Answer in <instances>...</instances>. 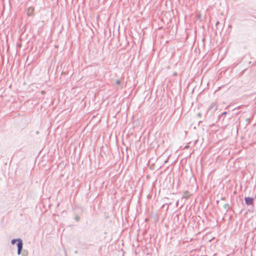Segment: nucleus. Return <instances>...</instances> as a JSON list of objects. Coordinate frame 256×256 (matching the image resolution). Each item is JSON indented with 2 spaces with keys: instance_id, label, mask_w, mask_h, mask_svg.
I'll list each match as a JSON object with an SVG mask.
<instances>
[{
  "instance_id": "f257e3e1",
  "label": "nucleus",
  "mask_w": 256,
  "mask_h": 256,
  "mask_svg": "<svg viewBox=\"0 0 256 256\" xmlns=\"http://www.w3.org/2000/svg\"><path fill=\"white\" fill-rule=\"evenodd\" d=\"M16 242H18L16 244V246L18 248V254L20 255L21 254L22 246H23V242L22 239L18 238L16 239H12L11 240V244H14Z\"/></svg>"
},
{
  "instance_id": "f03ea898",
  "label": "nucleus",
  "mask_w": 256,
  "mask_h": 256,
  "mask_svg": "<svg viewBox=\"0 0 256 256\" xmlns=\"http://www.w3.org/2000/svg\"><path fill=\"white\" fill-rule=\"evenodd\" d=\"M254 198L252 197H245L244 200L246 205L250 206L254 204Z\"/></svg>"
},
{
  "instance_id": "7ed1b4c3",
  "label": "nucleus",
  "mask_w": 256,
  "mask_h": 256,
  "mask_svg": "<svg viewBox=\"0 0 256 256\" xmlns=\"http://www.w3.org/2000/svg\"><path fill=\"white\" fill-rule=\"evenodd\" d=\"M218 108V106L216 102H212L208 108V110L216 111Z\"/></svg>"
},
{
  "instance_id": "20e7f679",
  "label": "nucleus",
  "mask_w": 256,
  "mask_h": 256,
  "mask_svg": "<svg viewBox=\"0 0 256 256\" xmlns=\"http://www.w3.org/2000/svg\"><path fill=\"white\" fill-rule=\"evenodd\" d=\"M26 12L28 16H32L33 15L34 8L32 7H30L26 10Z\"/></svg>"
},
{
  "instance_id": "39448f33",
  "label": "nucleus",
  "mask_w": 256,
  "mask_h": 256,
  "mask_svg": "<svg viewBox=\"0 0 256 256\" xmlns=\"http://www.w3.org/2000/svg\"><path fill=\"white\" fill-rule=\"evenodd\" d=\"M224 208L226 210V212H228V208H229V204H224ZM226 214V213H225V214Z\"/></svg>"
},
{
  "instance_id": "423d86ee",
  "label": "nucleus",
  "mask_w": 256,
  "mask_h": 256,
  "mask_svg": "<svg viewBox=\"0 0 256 256\" xmlns=\"http://www.w3.org/2000/svg\"><path fill=\"white\" fill-rule=\"evenodd\" d=\"M227 114V112H224L218 116V118H220L222 116L226 115Z\"/></svg>"
},
{
  "instance_id": "0eeeda50",
  "label": "nucleus",
  "mask_w": 256,
  "mask_h": 256,
  "mask_svg": "<svg viewBox=\"0 0 256 256\" xmlns=\"http://www.w3.org/2000/svg\"><path fill=\"white\" fill-rule=\"evenodd\" d=\"M116 83L118 85H120L121 83V82L120 80H116Z\"/></svg>"
},
{
  "instance_id": "6e6552de",
  "label": "nucleus",
  "mask_w": 256,
  "mask_h": 256,
  "mask_svg": "<svg viewBox=\"0 0 256 256\" xmlns=\"http://www.w3.org/2000/svg\"><path fill=\"white\" fill-rule=\"evenodd\" d=\"M74 219L76 222H78L80 220V218L78 216H76Z\"/></svg>"
},
{
  "instance_id": "1a4fd4ad",
  "label": "nucleus",
  "mask_w": 256,
  "mask_h": 256,
  "mask_svg": "<svg viewBox=\"0 0 256 256\" xmlns=\"http://www.w3.org/2000/svg\"><path fill=\"white\" fill-rule=\"evenodd\" d=\"M202 114L201 113L199 112L197 114V116L198 117V118H200L202 116Z\"/></svg>"
},
{
  "instance_id": "9d476101",
  "label": "nucleus",
  "mask_w": 256,
  "mask_h": 256,
  "mask_svg": "<svg viewBox=\"0 0 256 256\" xmlns=\"http://www.w3.org/2000/svg\"><path fill=\"white\" fill-rule=\"evenodd\" d=\"M45 92H45L44 91V90H42V91L41 92V93H42V94H45Z\"/></svg>"
},
{
  "instance_id": "9b49d317",
  "label": "nucleus",
  "mask_w": 256,
  "mask_h": 256,
  "mask_svg": "<svg viewBox=\"0 0 256 256\" xmlns=\"http://www.w3.org/2000/svg\"><path fill=\"white\" fill-rule=\"evenodd\" d=\"M189 148V146H185L184 148L187 149V148Z\"/></svg>"
},
{
  "instance_id": "f8f14e48",
  "label": "nucleus",
  "mask_w": 256,
  "mask_h": 256,
  "mask_svg": "<svg viewBox=\"0 0 256 256\" xmlns=\"http://www.w3.org/2000/svg\"><path fill=\"white\" fill-rule=\"evenodd\" d=\"M174 75L175 76H176L177 75V73L176 72L174 73Z\"/></svg>"
},
{
  "instance_id": "ddd939ff",
  "label": "nucleus",
  "mask_w": 256,
  "mask_h": 256,
  "mask_svg": "<svg viewBox=\"0 0 256 256\" xmlns=\"http://www.w3.org/2000/svg\"><path fill=\"white\" fill-rule=\"evenodd\" d=\"M178 200L176 202V205L178 206Z\"/></svg>"
},
{
  "instance_id": "4468645a",
  "label": "nucleus",
  "mask_w": 256,
  "mask_h": 256,
  "mask_svg": "<svg viewBox=\"0 0 256 256\" xmlns=\"http://www.w3.org/2000/svg\"><path fill=\"white\" fill-rule=\"evenodd\" d=\"M219 24H220V22H218L216 23V26H218Z\"/></svg>"
},
{
  "instance_id": "2eb2a0df",
  "label": "nucleus",
  "mask_w": 256,
  "mask_h": 256,
  "mask_svg": "<svg viewBox=\"0 0 256 256\" xmlns=\"http://www.w3.org/2000/svg\"><path fill=\"white\" fill-rule=\"evenodd\" d=\"M221 200H225V198H221Z\"/></svg>"
}]
</instances>
